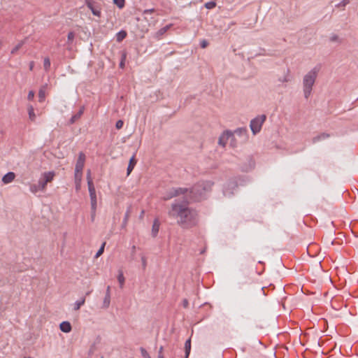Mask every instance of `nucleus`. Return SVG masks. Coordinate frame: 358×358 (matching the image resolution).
<instances>
[{"mask_svg": "<svg viewBox=\"0 0 358 358\" xmlns=\"http://www.w3.org/2000/svg\"><path fill=\"white\" fill-rule=\"evenodd\" d=\"M43 67L46 71H48L50 67V60L48 57H45L43 62Z\"/></svg>", "mask_w": 358, "mask_h": 358, "instance_id": "30", "label": "nucleus"}, {"mask_svg": "<svg viewBox=\"0 0 358 358\" xmlns=\"http://www.w3.org/2000/svg\"><path fill=\"white\" fill-rule=\"evenodd\" d=\"M141 261H142L143 267V268H145L146 267V265H147V261H146L145 257L143 256L141 257Z\"/></svg>", "mask_w": 358, "mask_h": 358, "instance_id": "49", "label": "nucleus"}, {"mask_svg": "<svg viewBox=\"0 0 358 358\" xmlns=\"http://www.w3.org/2000/svg\"><path fill=\"white\" fill-rule=\"evenodd\" d=\"M33 67H34V62H31L30 63V65H29V69H30V70H32V69H33Z\"/></svg>", "mask_w": 358, "mask_h": 358, "instance_id": "55", "label": "nucleus"}, {"mask_svg": "<svg viewBox=\"0 0 358 358\" xmlns=\"http://www.w3.org/2000/svg\"><path fill=\"white\" fill-rule=\"evenodd\" d=\"M46 185L41 179H39L37 184L30 185V191L34 194L37 193L38 191H44Z\"/></svg>", "mask_w": 358, "mask_h": 358, "instance_id": "8", "label": "nucleus"}, {"mask_svg": "<svg viewBox=\"0 0 358 358\" xmlns=\"http://www.w3.org/2000/svg\"><path fill=\"white\" fill-rule=\"evenodd\" d=\"M28 113L30 120L34 121L35 120L36 115L34 114V108L32 106H29L28 107Z\"/></svg>", "mask_w": 358, "mask_h": 358, "instance_id": "27", "label": "nucleus"}, {"mask_svg": "<svg viewBox=\"0 0 358 358\" xmlns=\"http://www.w3.org/2000/svg\"><path fill=\"white\" fill-rule=\"evenodd\" d=\"M87 6L89 7V8H90V10H92L94 15L99 16V17L101 15V11L99 9L94 8L92 5V3H87Z\"/></svg>", "mask_w": 358, "mask_h": 358, "instance_id": "26", "label": "nucleus"}, {"mask_svg": "<svg viewBox=\"0 0 358 358\" xmlns=\"http://www.w3.org/2000/svg\"><path fill=\"white\" fill-rule=\"evenodd\" d=\"M238 187V182L236 179L229 180L224 187L223 194L225 196H231L234 194V190Z\"/></svg>", "mask_w": 358, "mask_h": 358, "instance_id": "5", "label": "nucleus"}, {"mask_svg": "<svg viewBox=\"0 0 358 358\" xmlns=\"http://www.w3.org/2000/svg\"><path fill=\"white\" fill-rule=\"evenodd\" d=\"M185 358H188L191 350V340L189 338L185 343Z\"/></svg>", "mask_w": 358, "mask_h": 358, "instance_id": "22", "label": "nucleus"}, {"mask_svg": "<svg viewBox=\"0 0 358 358\" xmlns=\"http://www.w3.org/2000/svg\"><path fill=\"white\" fill-rule=\"evenodd\" d=\"M231 138H234V134L230 131H225L222 133V134L220 136L218 140V144L224 147L227 143V141Z\"/></svg>", "mask_w": 358, "mask_h": 358, "instance_id": "7", "label": "nucleus"}, {"mask_svg": "<svg viewBox=\"0 0 358 358\" xmlns=\"http://www.w3.org/2000/svg\"><path fill=\"white\" fill-rule=\"evenodd\" d=\"M129 211L128 210L126 214H125V216H124V221H123V224H127V220L129 218Z\"/></svg>", "mask_w": 358, "mask_h": 358, "instance_id": "50", "label": "nucleus"}, {"mask_svg": "<svg viewBox=\"0 0 358 358\" xmlns=\"http://www.w3.org/2000/svg\"><path fill=\"white\" fill-rule=\"evenodd\" d=\"M171 24L169 25H166L162 28H161L160 29H159L156 33H155V37L159 40L162 36L169 29V28L171 27Z\"/></svg>", "mask_w": 358, "mask_h": 358, "instance_id": "15", "label": "nucleus"}, {"mask_svg": "<svg viewBox=\"0 0 358 358\" xmlns=\"http://www.w3.org/2000/svg\"><path fill=\"white\" fill-rule=\"evenodd\" d=\"M136 164V160L135 159V157L133 156L129 160V165H128V167L127 169V175H129L131 173V172L133 171Z\"/></svg>", "mask_w": 358, "mask_h": 358, "instance_id": "19", "label": "nucleus"}, {"mask_svg": "<svg viewBox=\"0 0 358 358\" xmlns=\"http://www.w3.org/2000/svg\"><path fill=\"white\" fill-rule=\"evenodd\" d=\"M34 97V91H29V94H28V96H27L28 100H29V101L33 100Z\"/></svg>", "mask_w": 358, "mask_h": 358, "instance_id": "46", "label": "nucleus"}, {"mask_svg": "<svg viewBox=\"0 0 358 358\" xmlns=\"http://www.w3.org/2000/svg\"><path fill=\"white\" fill-rule=\"evenodd\" d=\"M154 12H155V10L154 8L147 9L143 11V14H151Z\"/></svg>", "mask_w": 358, "mask_h": 358, "instance_id": "48", "label": "nucleus"}, {"mask_svg": "<svg viewBox=\"0 0 358 358\" xmlns=\"http://www.w3.org/2000/svg\"><path fill=\"white\" fill-rule=\"evenodd\" d=\"M54 176H55V174L53 172H46V173H44L43 178H41V179L47 185L48 182L52 181Z\"/></svg>", "mask_w": 358, "mask_h": 358, "instance_id": "17", "label": "nucleus"}, {"mask_svg": "<svg viewBox=\"0 0 358 358\" xmlns=\"http://www.w3.org/2000/svg\"><path fill=\"white\" fill-rule=\"evenodd\" d=\"M320 68L315 66L308 71L303 78V90L304 97L307 99L312 93L313 87L317 79Z\"/></svg>", "mask_w": 358, "mask_h": 358, "instance_id": "3", "label": "nucleus"}, {"mask_svg": "<svg viewBox=\"0 0 358 358\" xmlns=\"http://www.w3.org/2000/svg\"><path fill=\"white\" fill-rule=\"evenodd\" d=\"M24 358H31V357H24Z\"/></svg>", "mask_w": 358, "mask_h": 358, "instance_id": "59", "label": "nucleus"}, {"mask_svg": "<svg viewBox=\"0 0 358 358\" xmlns=\"http://www.w3.org/2000/svg\"><path fill=\"white\" fill-rule=\"evenodd\" d=\"M160 222L157 218L155 219L152 227V236L156 237L159 230Z\"/></svg>", "mask_w": 358, "mask_h": 358, "instance_id": "13", "label": "nucleus"}, {"mask_svg": "<svg viewBox=\"0 0 358 358\" xmlns=\"http://www.w3.org/2000/svg\"><path fill=\"white\" fill-rule=\"evenodd\" d=\"M85 155L83 152H80L78 155V158L76 164V172H83L85 166Z\"/></svg>", "mask_w": 358, "mask_h": 358, "instance_id": "6", "label": "nucleus"}, {"mask_svg": "<svg viewBox=\"0 0 358 358\" xmlns=\"http://www.w3.org/2000/svg\"><path fill=\"white\" fill-rule=\"evenodd\" d=\"M246 129H243V128H239V129H237L236 131H235V133L236 134H238V135H241V134H246Z\"/></svg>", "mask_w": 358, "mask_h": 358, "instance_id": "40", "label": "nucleus"}, {"mask_svg": "<svg viewBox=\"0 0 358 358\" xmlns=\"http://www.w3.org/2000/svg\"><path fill=\"white\" fill-rule=\"evenodd\" d=\"M140 351L141 353V355L143 358H150V356L149 353L147 352V350L144 348H141Z\"/></svg>", "mask_w": 358, "mask_h": 358, "instance_id": "36", "label": "nucleus"}, {"mask_svg": "<svg viewBox=\"0 0 358 358\" xmlns=\"http://www.w3.org/2000/svg\"><path fill=\"white\" fill-rule=\"evenodd\" d=\"M357 100H358V97H357Z\"/></svg>", "mask_w": 358, "mask_h": 358, "instance_id": "60", "label": "nucleus"}, {"mask_svg": "<svg viewBox=\"0 0 358 358\" xmlns=\"http://www.w3.org/2000/svg\"><path fill=\"white\" fill-rule=\"evenodd\" d=\"M85 302V297L82 298L80 300L77 301L74 304V310H78L80 307L84 305Z\"/></svg>", "mask_w": 358, "mask_h": 358, "instance_id": "25", "label": "nucleus"}, {"mask_svg": "<svg viewBox=\"0 0 358 358\" xmlns=\"http://www.w3.org/2000/svg\"><path fill=\"white\" fill-rule=\"evenodd\" d=\"M87 185H89L90 182L91 183H94L92 178H91V171L90 170H87Z\"/></svg>", "mask_w": 358, "mask_h": 358, "instance_id": "42", "label": "nucleus"}, {"mask_svg": "<svg viewBox=\"0 0 358 358\" xmlns=\"http://www.w3.org/2000/svg\"><path fill=\"white\" fill-rule=\"evenodd\" d=\"M91 200V209H92V211H94V213H96V198H92V199H90Z\"/></svg>", "mask_w": 358, "mask_h": 358, "instance_id": "33", "label": "nucleus"}, {"mask_svg": "<svg viewBox=\"0 0 358 358\" xmlns=\"http://www.w3.org/2000/svg\"><path fill=\"white\" fill-rule=\"evenodd\" d=\"M127 31L124 30H121L116 34V41L117 42H121L127 37Z\"/></svg>", "mask_w": 358, "mask_h": 358, "instance_id": "21", "label": "nucleus"}, {"mask_svg": "<svg viewBox=\"0 0 358 358\" xmlns=\"http://www.w3.org/2000/svg\"><path fill=\"white\" fill-rule=\"evenodd\" d=\"M157 358H164V355H158Z\"/></svg>", "mask_w": 358, "mask_h": 358, "instance_id": "57", "label": "nucleus"}, {"mask_svg": "<svg viewBox=\"0 0 358 358\" xmlns=\"http://www.w3.org/2000/svg\"><path fill=\"white\" fill-rule=\"evenodd\" d=\"M158 355H163V347L162 346L160 347L159 352H158Z\"/></svg>", "mask_w": 358, "mask_h": 358, "instance_id": "53", "label": "nucleus"}, {"mask_svg": "<svg viewBox=\"0 0 358 358\" xmlns=\"http://www.w3.org/2000/svg\"><path fill=\"white\" fill-rule=\"evenodd\" d=\"M188 306H189V301L187 299H184L182 300V306L185 308H188Z\"/></svg>", "mask_w": 358, "mask_h": 358, "instance_id": "47", "label": "nucleus"}, {"mask_svg": "<svg viewBox=\"0 0 358 358\" xmlns=\"http://www.w3.org/2000/svg\"><path fill=\"white\" fill-rule=\"evenodd\" d=\"M76 183V191H79L80 189V183L81 182H75Z\"/></svg>", "mask_w": 358, "mask_h": 358, "instance_id": "52", "label": "nucleus"}, {"mask_svg": "<svg viewBox=\"0 0 358 358\" xmlns=\"http://www.w3.org/2000/svg\"><path fill=\"white\" fill-rule=\"evenodd\" d=\"M113 3L119 8H122L124 6V0H113Z\"/></svg>", "mask_w": 358, "mask_h": 358, "instance_id": "31", "label": "nucleus"}, {"mask_svg": "<svg viewBox=\"0 0 358 358\" xmlns=\"http://www.w3.org/2000/svg\"><path fill=\"white\" fill-rule=\"evenodd\" d=\"M189 203L187 197H183L182 200L176 199L168 211L169 217L176 220L177 224L183 229L196 226L199 220L197 211L189 206Z\"/></svg>", "mask_w": 358, "mask_h": 358, "instance_id": "1", "label": "nucleus"}, {"mask_svg": "<svg viewBox=\"0 0 358 358\" xmlns=\"http://www.w3.org/2000/svg\"><path fill=\"white\" fill-rule=\"evenodd\" d=\"M208 43L206 41H203L201 43V47L202 48H205L208 46Z\"/></svg>", "mask_w": 358, "mask_h": 358, "instance_id": "51", "label": "nucleus"}, {"mask_svg": "<svg viewBox=\"0 0 358 358\" xmlns=\"http://www.w3.org/2000/svg\"><path fill=\"white\" fill-rule=\"evenodd\" d=\"M117 280L120 283V288H122L124 285L125 278L124 277L123 272L121 270L119 271V273L117 275Z\"/></svg>", "mask_w": 358, "mask_h": 358, "instance_id": "23", "label": "nucleus"}, {"mask_svg": "<svg viewBox=\"0 0 358 358\" xmlns=\"http://www.w3.org/2000/svg\"><path fill=\"white\" fill-rule=\"evenodd\" d=\"M339 40V37L338 35H336V34H334L332 35L331 37H330V41L331 42H336V41H338Z\"/></svg>", "mask_w": 358, "mask_h": 358, "instance_id": "45", "label": "nucleus"}, {"mask_svg": "<svg viewBox=\"0 0 358 358\" xmlns=\"http://www.w3.org/2000/svg\"><path fill=\"white\" fill-rule=\"evenodd\" d=\"M101 358H103V357H101Z\"/></svg>", "mask_w": 358, "mask_h": 358, "instance_id": "61", "label": "nucleus"}, {"mask_svg": "<svg viewBox=\"0 0 358 358\" xmlns=\"http://www.w3.org/2000/svg\"><path fill=\"white\" fill-rule=\"evenodd\" d=\"M83 177V172H76L75 171V182H81Z\"/></svg>", "mask_w": 358, "mask_h": 358, "instance_id": "34", "label": "nucleus"}, {"mask_svg": "<svg viewBox=\"0 0 358 358\" xmlns=\"http://www.w3.org/2000/svg\"><path fill=\"white\" fill-rule=\"evenodd\" d=\"M253 292L255 293V295H257V296H264V295H265L264 287H262L259 285H252L250 287L249 293H250V294L251 296L253 295L252 294Z\"/></svg>", "mask_w": 358, "mask_h": 358, "instance_id": "9", "label": "nucleus"}, {"mask_svg": "<svg viewBox=\"0 0 358 358\" xmlns=\"http://www.w3.org/2000/svg\"><path fill=\"white\" fill-rule=\"evenodd\" d=\"M15 174L13 172H8L5 174L2 178V182L4 184H8L14 180Z\"/></svg>", "mask_w": 358, "mask_h": 358, "instance_id": "12", "label": "nucleus"}, {"mask_svg": "<svg viewBox=\"0 0 358 358\" xmlns=\"http://www.w3.org/2000/svg\"><path fill=\"white\" fill-rule=\"evenodd\" d=\"M87 186H88L90 199L96 198V190H95L94 183H91L90 182L89 185H87Z\"/></svg>", "mask_w": 358, "mask_h": 358, "instance_id": "20", "label": "nucleus"}, {"mask_svg": "<svg viewBox=\"0 0 358 358\" xmlns=\"http://www.w3.org/2000/svg\"><path fill=\"white\" fill-rule=\"evenodd\" d=\"M85 111V106H83L80 108L78 112L73 115L71 119L69 120V124H74L76 121H78L80 117L81 116L83 115V113Z\"/></svg>", "mask_w": 358, "mask_h": 358, "instance_id": "11", "label": "nucleus"}, {"mask_svg": "<svg viewBox=\"0 0 358 358\" xmlns=\"http://www.w3.org/2000/svg\"><path fill=\"white\" fill-rule=\"evenodd\" d=\"M105 245H106V242H103L102 243L101 248L99 249V250L97 251V252L95 255L96 258H98L103 253Z\"/></svg>", "mask_w": 358, "mask_h": 358, "instance_id": "32", "label": "nucleus"}, {"mask_svg": "<svg viewBox=\"0 0 358 358\" xmlns=\"http://www.w3.org/2000/svg\"><path fill=\"white\" fill-rule=\"evenodd\" d=\"M87 185H89L90 182L91 183H94L92 178H91V171L90 170H87Z\"/></svg>", "mask_w": 358, "mask_h": 358, "instance_id": "43", "label": "nucleus"}, {"mask_svg": "<svg viewBox=\"0 0 358 358\" xmlns=\"http://www.w3.org/2000/svg\"><path fill=\"white\" fill-rule=\"evenodd\" d=\"M214 182L210 180L199 181L189 189V192L185 197H187L189 202L200 201L204 198L206 192L211 191Z\"/></svg>", "mask_w": 358, "mask_h": 358, "instance_id": "2", "label": "nucleus"}, {"mask_svg": "<svg viewBox=\"0 0 358 358\" xmlns=\"http://www.w3.org/2000/svg\"><path fill=\"white\" fill-rule=\"evenodd\" d=\"M123 125H124V122L121 120H119L116 122L115 127L117 129H120L122 128Z\"/></svg>", "mask_w": 358, "mask_h": 358, "instance_id": "39", "label": "nucleus"}, {"mask_svg": "<svg viewBox=\"0 0 358 358\" xmlns=\"http://www.w3.org/2000/svg\"><path fill=\"white\" fill-rule=\"evenodd\" d=\"M135 250H136V246H135V245H134V246L132 247V252H135Z\"/></svg>", "mask_w": 358, "mask_h": 358, "instance_id": "56", "label": "nucleus"}, {"mask_svg": "<svg viewBox=\"0 0 358 358\" xmlns=\"http://www.w3.org/2000/svg\"><path fill=\"white\" fill-rule=\"evenodd\" d=\"M330 135L327 133H322L320 135H317L312 138V143H316L322 140H324L328 138Z\"/></svg>", "mask_w": 358, "mask_h": 358, "instance_id": "16", "label": "nucleus"}, {"mask_svg": "<svg viewBox=\"0 0 358 358\" xmlns=\"http://www.w3.org/2000/svg\"><path fill=\"white\" fill-rule=\"evenodd\" d=\"M59 328L64 333H69L72 329L71 324L67 321L62 322L59 325Z\"/></svg>", "mask_w": 358, "mask_h": 358, "instance_id": "14", "label": "nucleus"}, {"mask_svg": "<svg viewBox=\"0 0 358 358\" xmlns=\"http://www.w3.org/2000/svg\"><path fill=\"white\" fill-rule=\"evenodd\" d=\"M278 80L280 83H288L290 81L289 70L287 69L286 74L284 76L279 78Z\"/></svg>", "mask_w": 358, "mask_h": 358, "instance_id": "24", "label": "nucleus"}, {"mask_svg": "<svg viewBox=\"0 0 358 358\" xmlns=\"http://www.w3.org/2000/svg\"><path fill=\"white\" fill-rule=\"evenodd\" d=\"M90 294V292H87V293H86V295L87 296V295H89Z\"/></svg>", "mask_w": 358, "mask_h": 358, "instance_id": "58", "label": "nucleus"}, {"mask_svg": "<svg viewBox=\"0 0 358 358\" xmlns=\"http://www.w3.org/2000/svg\"><path fill=\"white\" fill-rule=\"evenodd\" d=\"M125 58H126V55L125 54H123L122 57V59L120 62V67L123 69L124 66V60H125Z\"/></svg>", "mask_w": 358, "mask_h": 358, "instance_id": "44", "label": "nucleus"}, {"mask_svg": "<svg viewBox=\"0 0 358 358\" xmlns=\"http://www.w3.org/2000/svg\"><path fill=\"white\" fill-rule=\"evenodd\" d=\"M95 214H96V213H94V211H92L91 218H92V221L94 220Z\"/></svg>", "mask_w": 358, "mask_h": 358, "instance_id": "54", "label": "nucleus"}, {"mask_svg": "<svg viewBox=\"0 0 358 358\" xmlns=\"http://www.w3.org/2000/svg\"><path fill=\"white\" fill-rule=\"evenodd\" d=\"M216 6V3L215 1H209L205 4V7L208 9H212Z\"/></svg>", "mask_w": 358, "mask_h": 358, "instance_id": "37", "label": "nucleus"}, {"mask_svg": "<svg viewBox=\"0 0 358 358\" xmlns=\"http://www.w3.org/2000/svg\"><path fill=\"white\" fill-rule=\"evenodd\" d=\"M24 44V41H20L15 47H14L11 50V54L15 55L17 53V52L22 48V46Z\"/></svg>", "mask_w": 358, "mask_h": 358, "instance_id": "29", "label": "nucleus"}, {"mask_svg": "<svg viewBox=\"0 0 358 358\" xmlns=\"http://www.w3.org/2000/svg\"><path fill=\"white\" fill-rule=\"evenodd\" d=\"M45 98V90L41 88V89H40V90L38 92V101H39V102L44 101Z\"/></svg>", "mask_w": 358, "mask_h": 358, "instance_id": "28", "label": "nucleus"}, {"mask_svg": "<svg viewBox=\"0 0 358 358\" xmlns=\"http://www.w3.org/2000/svg\"><path fill=\"white\" fill-rule=\"evenodd\" d=\"M110 286H108L107 287V289H106V296H105V298H104V300H103V308H108L110 305Z\"/></svg>", "mask_w": 358, "mask_h": 358, "instance_id": "18", "label": "nucleus"}, {"mask_svg": "<svg viewBox=\"0 0 358 358\" xmlns=\"http://www.w3.org/2000/svg\"><path fill=\"white\" fill-rule=\"evenodd\" d=\"M266 119L265 115L256 117L250 122V129L254 134L259 133L262 129V126Z\"/></svg>", "mask_w": 358, "mask_h": 358, "instance_id": "4", "label": "nucleus"}, {"mask_svg": "<svg viewBox=\"0 0 358 358\" xmlns=\"http://www.w3.org/2000/svg\"><path fill=\"white\" fill-rule=\"evenodd\" d=\"M350 3V0H343L341 2H340L339 3L336 4L335 6L336 8H344L345 6H346L348 4Z\"/></svg>", "mask_w": 358, "mask_h": 358, "instance_id": "35", "label": "nucleus"}, {"mask_svg": "<svg viewBox=\"0 0 358 358\" xmlns=\"http://www.w3.org/2000/svg\"><path fill=\"white\" fill-rule=\"evenodd\" d=\"M172 196L174 197L178 196L179 195H184V196H187L189 189L184 187H173L170 189Z\"/></svg>", "mask_w": 358, "mask_h": 358, "instance_id": "10", "label": "nucleus"}, {"mask_svg": "<svg viewBox=\"0 0 358 358\" xmlns=\"http://www.w3.org/2000/svg\"><path fill=\"white\" fill-rule=\"evenodd\" d=\"M174 196H172V194L171 192V191L169 190V192H167V193L166 194V195L163 197V199L164 201H167V200H169L172 198H173Z\"/></svg>", "mask_w": 358, "mask_h": 358, "instance_id": "41", "label": "nucleus"}, {"mask_svg": "<svg viewBox=\"0 0 358 358\" xmlns=\"http://www.w3.org/2000/svg\"><path fill=\"white\" fill-rule=\"evenodd\" d=\"M67 38H68V42L71 43L75 38V33L73 31H70L68 34Z\"/></svg>", "mask_w": 358, "mask_h": 358, "instance_id": "38", "label": "nucleus"}]
</instances>
